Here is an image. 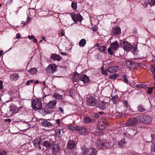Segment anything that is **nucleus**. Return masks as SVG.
Here are the masks:
<instances>
[{
	"instance_id": "f257e3e1",
	"label": "nucleus",
	"mask_w": 155,
	"mask_h": 155,
	"mask_svg": "<svg viewBox=\"0 0 155 155\" xmlns=\"http://www.w3.org/2000/svg\"><path fill=\"white\" fill-rule=\"evenodd\" d=\"M31 104L33 110H41L42 108V104L40 99L35 98L32 100Z\"/></svg>"
},
{
	"instance_id": "423d86ee",
	"label": "nucleus",
	"mask_w": 155,
	"mask_h": 155,
	"mask_svg": "<svg viewBox=\"0 0 155 155\" xmlns=\"http://www.w3.org/2000/svg\"><path fill=\"white\" fill-rule=\"evenodd\" d=\"M71 16L74 21L75 23H76L78 21L81 22L82 20V16L79 13H73L71 14Z\"/></svg>"
},
{
	"instance_id": "a878e982",
	"label": "nucleus",
	"mask_w": 155,
	"mask_h": 155,
	"mask_svg": "<svg viewBox=\"0 0 155 155\" xmlns=\"http://www.w3.org/2000/svg\"><path fill=\"white\" fill-rule=\"evenodd\" d=\"M126 142L124 139H123L120 141L119 142V145L122 147H124L125 146L126 144Z\"/></svg>"
},
{
	"instance_id": "9d476101",
	"label": "nucleus",
	"mask_w": 155,
	"mask_h": 155,
	"mask_svg": "<svg viewBox=\"0 0 155 155\" xmlns=\"http://www.w3.org/2000/svg\"><path fill=\"white\" fill-rule=\"evenodd\" d=\"M138 122V120L134 118L129 119L127 122L125 124L126 126L130 127L136 125Z\"/></svg>"
},
{
	"instance_id": "dca6fc26",
	"label": "nucleus",
	"mask_w": 155,
	"mask_h": 155,
	"mask_svg": "<svg viewBox=\"0 0 155 155\" xmlns=\"http://www.w3.org/2000/svg\"><path fill=\"white\" fill-rule=\"evenodd\" d=\"M76 146L75 142L72 140H69L67 144V148L68 149L72 150Z\"/></svg>"
},
{
	"instance_id": "5701e85b",
	"label": "nucleus",
	"mask_w": 155,
	"mask_h": 155,
	"mask_svg": "<svg viewBox=\"0 0 155 155\" xmlns=\"http://www.w3.org/2000/svg\"><path fill=\"white\" fill-rule=\"evenodd\" d=\"M126 64L127 67H128L129 69L134 68L135 67L134 64L130 61H127L126 63Z\"/></svg>"
},
{
	"instance_id": "de8ad7c7",
	"label": "nucleus",
	"mask_w": 155,
	"mask_h": 155,
	"mask_svg": "<svg viewBox=\"0 0 155 155\" xmlns=\"http://www.w3.org/2000/svg\"><path fill=\"white\" fill-rule=\"evenodd\" d=\"M153 70H152V71L153 74V76L154 80L155 81V69L154 68H153Z\"/></svg>"
},
{
	"instance_id": "c9c22d12",
	"label": "nucleus",
	"mask_w": 155,
	"mask_h": 155,
	"mask_svg": "<svg viewBox=\"0 0 155 155\" xmlns=\"http://www.w3.org/2000/svg\"><path fill=\"white\" fill-rule=\"evenodd\" d=\"M29 71V72L32 74H34L37 72V69L35 68H32Z\"/></svg>"
},
{
	"instance_id": "37998d69",
	"label": "nucleus",
	"mask_w": 155,
	"mask_h": 155,
	"mask_svg": "<svg viewBox=\"0 0 155 155\" xmlns=\"http://www.w3.org/2000/svg\"><path fill=\"white\" fill-rule=\"evenodd\" d=\"M139 111L142 112L144 111V109L142 106H139L138 108Z\"/></svg>"
},
{
	"instance_id": "69168bd1",
	"label": "nucleus",
	"mask_w": 155,
	"mask_h": 155,
	"mask_svg": "<svg viewBox=\"0 0 155 155\" xmlns=\"http://www.w3.org/2000/svg\"><path fill=\"white\" fill-rule=\"evenodd\" d=\"M96 46H97V48L99 47V44H96Z\"/></svg>"
},
{
	"instance_id": "13d9d810",
	"label": "nucleus",
	"mask_w": 155,
	"mask_h": 155,
	"mask_svg": "<svg viewBox=\"0 0 155 155\" xmlns=\"http://www.w3.org/2000/svg\"><path fill=\"white\" fill-rule=\"evenodd\" d=\"M3 51H0V57H1Z\"/></svg>"
},
{
	"instance_id": "f704fd0d",
	"label": "nucleus",
	"mask_w": 155,
	"mask_h": 155,
	"mask_svg": "<svg viewBox=\"0 0 155 155\" xmlns=\"http://www.w3.org/2000/svg\"><path fill=\"white\" fill-rule=\"evenodd\" d=\"M73 79L74 82H77L79 80V76L77 74H74L73 77Z\"/></svg>"
},
{
	"instance_id": "20e7f679",
	"label": "nucleus",
	"mask_w": 155,
	"mask_h": 155,
	"mask_svg": "<svg viewBox=\"0 0 155 155\" xmlns=\"http://www.w3.org/2000/svg\"><path fill=\"white\" fill-rule=\"evenodd\" d=\"M82 153L83 155H96L97 151L95 148L92 147L89 148L84 147Z\"/></svg>"
},
{
	"instance_id": "0eeeda50",
	"label": "nucleus",
	"mask_w": 155,
	"mask_h": 155,
	"mask_svg": "<svg viewBox=\"0 0 155 155\" xmlns=\"http://www.w3.org/2000/svg\"><path fill=\"white\" fill-rule=\"evenodd\" d=\"M57 68L55 64H50L46 68V71L48 73L53 74L56 71Z\"/></svg>"
},
{
	"instance_id": "774afa93",
	"label": "nucleus",
	"mask_w": 155,
	"mask_h": 155,
	"mask_svg": "<svg viewBox=\"0 0 155 155\" xmlns=\"http://www.w3.org/2000/svg\"><path fill=\"white\" fill-rule=\"evenodd\" d=\"M139 87L140 88H141L143 87V86H142V85H141Z\"/></svg>"
},
{
	"instance_id": "bf43d9fd",
	"label": "nucleus",
	"mask_w": 155,
	"mask_h": 155,
	"mask_svg": "<svg viewBox=\"0 0 155 155\" xmlns=\"http://www.w3.org/2000/svg\"><path fill=\"white\" fill-rule=\"evenodd\" d=\"M61 54H62V55H66V54L65 53H64L63 52H61Z\"/></svg>"
},
{
	"instance_id": "49530a36",
	"label": "nucleus",
	"mask_w": 155,
	"mask_h": 155,
	"mask_svg": "<svg viewBox=\"0 0 155 155\" xmlns=\"http://www.w3.org/2000/svg\"><path fill=\"white\" fill-rule=\"evenodd\" d=\"M101 73L104 75H106L107 74V71L105 70L102 69L101 71Z\"/></svg>"
},
{
	"instance_id": "ea45409f",
	"label": "nucleus",
	"mask_w": 155,
	"mask_h": 155,
	"mask_svg": "<svg viewBox=\"0 0 155 155\" xmlns=\"http://www.w3.org/2000/svg\"><path fill=\"white\" fill-rule=\"evenodd\" d=\"M72 8L74 10H76L77 9V5L76 3H72L71 4Z\"/></svg>"
},
{
	"instance_id": "338daca9",
	"label": "nucleus",
	"mask_w": 155,
	"mask_h": 155,
	"mask_svg": "<svg viewBox=\"0 0 155 155\" xmlns=\"http://www.w3.org/2000/svg\"><path fill=\"white\" fill-rule=\"evenodd\" d=\"M30 81V83H32L33 82V80H29Z\"/></svg>"
},
{
	"instance_id": "a18cd8bd",
	"label": "nucleus",
	"mask_w": 155,
	"mask_h": 155,
	"mask_svg": "<svg viewBox=\"0 0 155 155\" xmlns=\"http://www.w3.org/2000/svg\"><path fill=\"white\" fill-rule=\"evenodd\" d=\"M150 5H155V0H151L150 3Z\"/></svg>"
},
{
	"instance_id": "3c124183",
	"label": "nucleus",
	"mask_w": 155,
	"mask_h": 155,
	"mask_svg": "<svg viewBox=\"0 0 155 155\" xmlns=\"http://www.w3.org/2000/svg\"><path fill=\"white\" fill-rule=\"evenodd\" d=\"M28 38L30 39H31L34 38V36L32 35L31 36H28Z\"/></svg>"
},
{
	"instance_id": "2eb2a0df",
	"label": "nucleus",
	"mask_w": 155,
	"mask_h": 155,
	"mask_svg": "<svg viewBox=\"0 0 155 155\" xmlns=\"http://www.w3.org/2000/svg\"><path fill=\"white\" fill-rule=\"evenodd\" d=\"M53 144V142L49 139H47V140H44L43 143V146H45L47 148H48L52 146Z\"/></svg>"
},
{
	"instance_id": "f8f14e48",
	"label": "nucleus",
	"mask_w": 155,
	"mask_h": 155,
	"mask_svg": "<svg viewBox=\"0 0 155 155\" xmlns=\"http://www.w3.org/2000/svg\"><path fill=\"white\" fill-rule=\"evenodd\" d=\"M61 149L59 147V145L57 144H55L52 145L51 150L52 151V153L54 154H56Z\"/></svg>"
},
{
	"instance_id": "1a4fd4ad",
	"label": "nucleus",
	"mask_w": 155,
	"mask_h": 155,
	"mask_svg": "<svg viewBox=\"0 0 155 155\" xmlns=\"http://www.w3.org/2000/svg\"><path fill=\"white\" fill-rule=\"evenodd\" d=\"M121 46L126 51H129L132 49V47L130 44L127 41H124L121 44Z\"/></svg>"
},
{
	"instance_id": "bb28decb",
	"label": "nucleus",
	"mask_w": 155,
	"mask_h": 155,
	"mask_svg": "<svg viewBox=\"0 0 155 155\" xmlns=\"http://www.w3.org/2000/svg\"><path fill=\"white\" fill-rule=\"evenodd\" d=\"M53 96L55 98L57 99H62L63 97L62 95H60L58 93H54Z\"/></svg>"
},
{
	"instance_id": "c756f323",
	"label": "nucleus",
	"mask_w": 155,
	"mask_h": 155,
	"mask_svg": "<svg viewBox=\"0 0 155 155\" xmlns=\"http://www.w3.org/2000/svg\"><path fill=\"white\" fill-rule=\"evenodd\" d=\"M10 77L13 80H17L18 79L19 76L18 74L15 73L10 75Z\"/></svg>"
},
{
	"instance_id": "7c9ffc66",
	"label": "nucleus",
	"mask_w": 155,
	"mask_h": 155,
	"mask_svg": "<svg viewBox=\"0 0 155 155\" xmlns=\"http://www.w3.org/2000/svg\"><path fill=\"white\" fill-rule=\"evenodd\" d=\"M107 104L105 103L101 102L99 104V108L101 110H104Z\"/></svg>"
},
{
	"instance_id": "39448f33",
	"label": "nucleus",
	"mask_w": 155,
	"mask_h": 155,
	"mask_svg": "<svg viewBox=\"0 0 155 155\" xmlns=\"http://www.w3.org/2000/svg\"><path fill=\"white\" fill-rule=\"evenodd\" d=\"M45 139V138L44 139L42 138V137H40L36 138L33 141L32 143L34 146L37 147L40 150L41 149V147L40 145L41 142L43 140Z\"/></svg>"
},
{
	"instance_id": "4c0bfd02",
	"label": "nucleus",
	"mask_w": 155,
	"mask_h": 155,
	"mask_svg": "<svg viewBox=\"0 0 155 155\" xmlns=\"http://www.w3.org/2000/svg\"><path fill=\"white\" fill-rule=\"evenodd\" d=\"M7 152L4 150L0 151V155H7Z\"/></svg>"
},
{
	"instance_id": "e2e57ef3",
	"label": "nucleus",
	"mask_w": 155,
	"mask_h": 155,
	"mask_svg": "<svg viewBox=\"0 0 155 155\" xmlns=\"http://www.w3.org/2000/svg\"><path fill=\"white\" fill-rule=\"evenodd\" d=\"M36 84H38L39 83V81L38 80H36L35 81Z\"/></svg>"
},
{
	"instance_id": "603ef678",
	"label": "nucleus",
	"mask_w": 155,
	"mask_h": 155,
	"mask_svg": "<svg viewBox=\"0 0 155 155\" xmlns=\"http://www.w3.org/2000/svg\"><path fill=\"white\" fill-rule=\"evenodd\" d=\"M92 30L94 31H96L97 29L96 27H94L92 28Z\"/></svg>"
},
{
	"instance_id": "7ed1b4c3",
	"label": "nucleus",
	"mask_w": 155,
	"mask_h": 155,
	"mask_svg": "<svg viewBox=\"0 0 155 155\" xmlns=\"http://www.w3.org/2000/svg\"><path fill=\"white\" fill-rule=\"evenodd\" d=\"M86 103L87 106L91 107H94L97 104V99L94 97L91 96L87 97Z\"/></svg>"
},
{
	"instance_id": "2f4dec72",
	"label": "nucleus",
	"mask_w": 155,
	"mask_h": 155,
	"mask_svg": "<svg viewBox=\"0 0 155 155\" xmlns=\"http://www.w3.org/2000/svg\"><path fill=\"white\" fill-rule=\"evenodd\" d=\"M80 126H71L68 127V129L72 130H76L78 131Z\"/></svg>"
},
{
	"instance_id": "052dcab7",
	"label": "nucleus",
	"mask_w": 155,
	"mask_h": 155,
	"mask_svg": "<svg viewBox=\"0 0 155 155\" xmlns=\"http://www.w3.org/2000/svg\"><path fill=\"white\" fill-rule=\"evenodd\" d=\"M5 120L6 121H8L10 122V121L11 120L9 119H5Z\"/></svg>"
},
{
	"instance_id": "72a5a7b5",
	"label": "nucleus",
	"mask_w": 155,
	"mask_h": 155,
	"mask_svg": "<svg viewBox=\"0 0 155 155\" xmlns=\"http://www.w3.org/2000/svg\"><path fill=\"white\" fill-rule=\"evenodd\" d=\"M98 49L104 53L105 52V50H106V48L104 46H103L100 47L99 48H98Z\"/></svg>"
},
{
	"instance_id": "8fccbe9b",
	"label": "nucleus",
	"mask_w": 155,
	"mask_h": 155,
	"mask_svg": "<svg viewBox=\"0 0 155 155\" xmlns=\"http://www.w3.org/2000/svg\"><path fill=\"white\" fill-rule=\"evenodd\" d=\"M16 36L17 38L18 39H19L21 37L19 33H17L16 34Z\"/></svg>"
},
{
	"instance_id": "6e6d98bb",
	"label": "nucleus",
	"mask_w": 155,
	"mask_h": 155,
	"mask_svg": "<svg viewBox=\"0 0 155 155\" xmlns=\"http://www.w3.org/2000/svg\"><path fill=\"white\" fill-rule=\"evenodd\" d=\"M104 134V132L103 131H101L99 133V135H102Z\"/></svg>"
},
{
	"instance_id": "a19ab883",
	"label": "nucleus",
	"mask_w": 155,
	"mask_h": 155,
	"mask_svg": "<svg viewBox=\"0 0 155 155\" xmlns=\"http://www.w3.org/2000/svg\"><path fill=\"white\" fill-rule=\"evenodd\" d=\"M123 77L124 79V81L125 82L127 83L128 82V81L127 78V76L126 74H124L123 76Z\"/></svg>"
},
{
	"instance_id": "79ce46f5",
	"label": "nucleus",
	"mask_w": 155,
	"mask_h": 155,
	"mask_svg": "<svg viewBox=\"0 0 155 155\" xmlns=\"http://www.w3.org/2000/svg\"><path fill=\"white\" fill-rule=\"evenodd\" d=\"M154 87H153L152 88H149L147 90V93L148 94H151L152 91V89H153Z\"/></svg>"
},
{
	"instance_id": "393cba45",
	"label": "nucleus",
	"mask_w": 155,
	"mask_h": 155,
	"mask_svg": "<svg viewBox=\"0 0 155 155\" xmlns=\"http://www.w3.org/2000/svg\"><path fill=\"white\" fill-rule=\"evenodd\" d=\"M97 127L99 130H103L105 128L104 124L102 122H99L97 123Z\"/></svg>"
},
{
	"instance_id": "f3484780",
	"label": "nucleus",
	"mask_w": 155,
	"mask_h": 155,
	"mask_svg": "<svg viewBox=\"0 0 155 155\" xmlns=\"http://www.w3.org/2000/svg\"><path fill=\"white\" fill-rule=\"evenodd\" d=\"M119 70V68L117 66H113L108 68V71L110 73H114L117 72Z\"/></svg>"
},
{
	"instance_id": "a211bd4d",
	"label": "nucleus",
	"mask_w": 155,
	"mask_h": 155,
	"mask_svg": "<svg viewBox=\"0 0 155 155\" xmlns=\"http://www.w3.org/2000/svg\"><path fill=\"white\" fill-rule=\"evenodd\" d=\"M121 29L119 27H113L111 31L112 34L114 35H119L120 34Z\"/></svg>"
},
{
	"instance_id": "aec40b11",
	"label": "nucleus",
	"mask_w": 155,
	"mask_h": 155,
	"mask_svg": "<svg viewBox=\"0 0 155 155\" xmlns=\"http://www.w3.org/2000/svg\"><path fill=\"white\" fill-rule=\"evenodd\" d=\"M57 101L54 100L50 101L48 104V106L49 108L52 109L54 108L55 106Z\"/></svg>"
},
{
	"instance_id": "680f3d73",
	"label": "nucleus",
	"mask_w": 155,
	"mask_h": 155,
	"mask_svg": "<svg viewBox=\"0 0 155 155\" xmlns=\"http://www.w3.org/2000/svg\"><path fill=\"white\" fill-rule=\"evenodd\" d=\"M33 40L34 42L35 43H36L37 42V39L36 38L34 39Z\"/></svg>"
},
{
	"instance_id": "4be33fe9",
	"label": "nucleus",
	"mask_w": 155,
	"mask_h": 155,
	"mask_svg": "<svg viewBox=\"0 0 155 155\" xmlns=\"http://www.w3.org/2000/svg\"><path fill=\"white\" fill-rule=\"evenodd\" d=\"M119 44L117 41H115L110 45V47L114 50H116L119 47Z\"/></svg>"
},
{
	"instance_id": "412c9836",
	"label": "nucleus",
	"mask_w": 155,
	"mask_h": 155,
	"mask_svg": "<svg viewBox=\"0 0 155 155\" xmlns=\"http://www.w3.org/2000/svg\"><path fill=\"white\" fill-rule=\"evenodd\" d=\"M78 131L80 134H82L84 135H85L88 133L87 130L84 127H79Z\"/></svg>"
},
{
	"instance_id": "4d7b16f0",
	"label": "nucleus",
	"mask_w": 155,
	"mask_h": 155,
	"mask_svg": "<svg viewBox=\"0 0 155 155\" xmlns=\"http://www.w3.org/2000/svg\"><path fill=\"white\" fill-rule=\"evenodd\" d=\"M42 40H44L45 42L46 41V40L45 37H43L42 38Z\"/></svg>"
},
{
	"instance_id": "473e14b6",
	"label": "nucleus",
	"mask_w": 155,
	"mask_h": 155,
	"mask_svg": "<svg viewBox=\"0 0 155 155\" xmlns=\"http://www.w3.org/2000/svg\"><path fill=\"white\" fill-rule=\"evenodd\" d=\"M132 49H133V53L134 55H137L138 54L137 52V47L136 46H134L132 48Z\"/></svg>"
},
{
	"instance_id": "09e8293b",
	"label": "nucleus",
	"mask_w": 155,
	"mask_h": 155,
	"mask_svg": "<svg viewBox=\"0 0 155 155\" xmlns=\"http://www.w3.org/2000/svg\"><path fill=\"white\" fill-rule=\"evenodd\" d=\"M58 109H59V110H60V111L61 113H63V112H64V110H63V109L62 107H58Z\"/></svg>"
},
{
	"instance_id": "9b49d317",
	"label": "nucleus",
	"mask_w": 155,
	"mask_h": 155,
	"mask_svg": "<svg viewBox=\"0 0 155 155\" xmlns=\"http://www.w3.org/2000/svg\"><path fill=\"white\" fill-rule=\"evenodd\" d=\"M42 125L45 127L50 128L53 127L52 124L46 119H42L40 121Z\"/></svg>"
},
{
	"instance_id": "c03bdc74",
	"label": "nucleus",
	"mask_w": 155,
	"mask_h": 155,
	"mask_svg": "<svg viewBox=\"0 0 155 155\" xmlns=\"http://www.w3.org/2000/svg\"><path fill=\"white\" fill-rule=\"evenodd\" d=\"M124 105L126 107L128 108V102L127 101H124Z\"/></svg>"
},
{
	"instance_id": "e433bc0d",
	"label": "nucleus",
	"mask_w": 155,
	"mask_h": 155,
	"mask_svg": "<svg viewBox=\"0 0 155 155\" xmlns=\"http://www.w3.org/2000/svg\"><path fill=\"white\" fill-rule=\"evenodd\" d=\"M117 77V74H115L110 75L109 76V78L112 79H115Z\"/></svg>"
},
{
	"instance_id": "4468645a",
	"label": "nucleus",
	"mask_w": 155,
	"mask_h": 155,
	"mask_svg": "<svg viewBox=\"0 0 155 155\" xmlns=\"http://www.w3.org/2000/svg\"><path fill=\"white\" fill-rule=\"evenodd\" d=\"M62 58L59 55L55 53L52 54H51L50 58L54 61H59Z\"/></svg>"
},
{
	"instance_id": "b1692460",
	"label": "nucleus",
	"mask_w": 155,
	"mask_h": 155,
	"mask_svg": "<svg viewBox=\"0 0 155 155\" xmlns=\"http://www.w3.org/2000/svg\"><path fill=\"white\" fill-rule=\"evenodd\" d=\"M55 134L58 137H61L63 133L62 129H57L55 130Z\"/></svg>"
},
{
	"instance_id": "864d4df0",
	"label": "nucleus",
	"mask_w": 155,
	"mask_h": 155,
	"mask_svg": "<svg viewBox=\"0 0 155 155\" xmlns=\"http://www.w3.org/2000/svg\"><path fill=\"white\" fill-rule=\"evenodd\" d=\"M56 122L59 125L60 121L59 119H58L56 120Z\"/></svg>"
},
{
	"instance_id": "58836bf2",
	"label": "nucleus",
	"mask_w": 155,
	"mask_h": 155,
	"mask_svg": "<svg viewBox=\"0 0 155 155\" xmlns=\"http://www.w3.org/2000/svg\"><path fill=\"white\" fill-rule=\"evenodd\" d=\"M108 52L111 55H112L113 54V52L112 50V48L110 47L108 48L107 49Z\"/></svg>"
},
{
	"instance_id": "c85d7f7f",
	"label": "nucleus",
	"mask_w": 155,
	"mask_h": 155,
	"mask_svg": "<svg viewBox=\"0 0 155 155\" xmlns=\"http://www.w3.org/2000/svg\"><path fill=\"white\" fill-rule=\"evenodd\" d=\"M86 43V40L84 39H82L79 42V45L80 47H84Z\"/></svg>"
},
{
	"instance_id": "f03ea898",
	"label": "nucleus",
	"mask_w": 155,
	"mask_h": 155,
	"mask_svg": "<svg viewBox=\"0 0 155 155\" xmlns=\"http://www.w3.org/2000/svg\"><path fill=\"white\" fill-rule=\"evenodd\" d=\"M97 147L100 149H106L111 147L110 144L108 140H104L99 141L97 143Z\"/></svg>"
},
{
	"instance_id": "ddd939ff",
	"label": "nucleus",
	"mask_w": 155,
	"mask_h": 155,
	"mask_svg": "<svg viewBox=\"0 0 155 155\" xmlns=\"http://www.w3.org/2000/svg\"><path fill=\"white\" fill-rule=\"evenodd\" d=\"M79 79L80 81H83L84 84H87L90 81L89 77L85 74L81 75Z\"/></svg>"
},
{
	"instance_id": "cd10ccee",
	"label": "nucleus",
	"mask_w": 155,
	"mask_h": 155,
	"mask_svg": "<svg viewBox=\"0 0 155 155\" xmlns=\"http://www.w3.org/2000/svg\"><path fill=\"white\" fill-rule=\"evenodd\" d=\"M119 96L117 95H114L112 97L111 100L113 101L114 104L117 103L119 100Z\"/></svg>"
},
{
	"instance_id": "6e6552de",
	"label": "nucleus",
	"mask_w": 155,
	"mask_h": 155,
	"mask_svg": "<svg viewBox=\"0 0 155 155\" xmlns=\"http://www.w3.org/2000/svg\"><path fill=\"white\" fill-rule=\"evenodd\" d=\"M140 120L143 123L146 124H149L152 121V118L150 116L146 115H142L140 116Z\"/></svg>"
},
{
	"instance_id": "6ab92c4d",
	"label": "nucleus",
	"mask_w": 155,
	"mask_h": 155,
	"mask_svg": "<svg viewBox=\"0 0 155 155\" xmlns=\"http://www.w3.org/2000/svg\"><path fill=\"white\" fill-rule=\"evenodd\" d=\"M95 120L93 119L90 118L89 117H85L83 120V123L84 124H88L94 122Z\"/></svg>"
},
{
	"instance_id": "5fc2aeb1",
	"label": "nucleus",
	"mask_w": 155,
	"mask_h": 155,
	"mask_svg": "<svg viewBox=\"0 0 155 155\" xmlns=\"http://www.w3.org/2000/svg\"><path fill=\"white\" fill-rule=\"evenodd\" d=\"M30 81H27L26 84V85H28L30 84Z\"/></svg>"
},
{
	"instance_id": "0e129e2a",
	"label": "nucleus",
	"mask_w": 155,
	"mask_h": 155,
	"mask_svg": "<svg viewBox=\"0 0 155 155\" xmlns=\"http://www.w3.org/2000/svg\"><path fill=\"white\" fill-rule=\"evenodd\" d=\"M95 117L96 118H97L99 117V115H98L97 114L96 115Z\"/></svg>"
}]
</instances>
